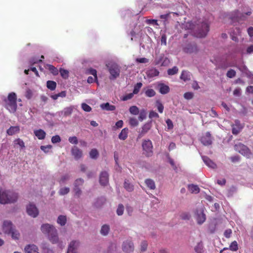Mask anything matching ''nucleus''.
<instances>
[{
    "mask_svg": "<svg viewBox=\"0 0 253 253\" xmlns=\"http://www.w3.org/2000/svg\"><path fill=\"white\" fill-rule=\"evenodd\" d=\"M186 26L194 31V35L197 38L205 37L209 31V25L206 22L196 24L192 22L188 23Z\"/></svg>",
    "mask_w": 253,
    "mask_h": 253,
    "instance_id": "1",
    "label": "nucleus"
},
{
    "mask_svg": "<svg viewBox=\"0 0 253 253\" xmlns=\"http://www.w3.org/2000/svg\"><path fill=\"white\" fill-rule=\"evenodd\" d=\"M41 230L43 234L48 236L49 241L52 244H56L58 242L57 231L52 225L48 223L43 224L41 226Z\"/></svg>",
    "mask_w": 253,
    "mask_h": 253,
    "instance_id": "2",
    "label": "nucleus"
},
{
    "mask_svg": "<svg viewBox=\"0 0 253 253\" xmlns=\"http://www.w3.org/2000/svg\"><path fill=\"white\" fill-rule=\"evenodd\" d=\"M18 198L17 194L10 191L0 189V203L6 204L15 202Z\"/></svg>",
    "mask_w": 253,
    "mask_h": 253,
    "instance_id": "3",
    "label": "nucleus"
},
{
    "mask_svg": "<svg viewBox=\"0 0 253 253\" xmlns=\"http://www.w3.org/2000/svg\"><path fill=\"white\" fill-rule=\"evenodd\" d=\"M17 96L15 93L12 92L8 95L7 99L5 100L6 107L7 109L15 112L17 109Z\"/></svg>",
    "mask_w": 253,
    "mask_h": 253,
    "instance_id": "4",
    "label": "nucleus"
},
{
    "mask_svg": "<svg viewBox=\"0 0 253 253\" xmlns=\"http://www.w3.org/2000/svg\"><path fill=\"white\" fill-rule=\"evenodd\" d=\"M143 154L147 157L151 156L153 154V144L152 141L149 140H144L142 143Z\"/></svg>",
    "mask_w": 253,
    "mask_h": 253,
    "instance_id": "5",
    "label": "nucleus"
},
{
    "mask_svg": "<svg viewBox=\"0 0 253 253\" xmlns=\"http://www.w3.org/2000/svg\"><path fill=\"white\" fill-rule=\"evenodd\" d=\"M109 71L111 74V79H116L120 75V69L119 66L115 63L108 64L107 65Z\"/></svg>",
    "mask_w": 253,
    "mask_h": 253,
    "instance_id": "6",
    "label": "nucleus"
},
{
    "mask_svg": "<svg viewBox=\"0 0 253 253\" xmlns=\"http://www.w3.org/2000/svg\"><path fill=\"white\" fill-rule=\"evenodd\" d=\"M234 149L237 152L247 157H249L251 155L250 149L246 145L241 143L235 144Z\"/></svg>",
    "mask_w": 253,
    "mask_h": 253,
    "instance_id": "7",
    "label": "nucleus"
},
{
    "mask_svg": "<svg viewBox=\"0 0 253 253\" xmlns=\"http://www.w3.org/2000/svg\"><path fill=\"white\" fill-rule=\"evenodd\" d=\"M196 219L198 224H203L206 219V214L204 213V208H201L196 210L195 212Z\"/></svg>",
    "mask_w": 253,
    "mask_h": 253,
    "instance_id": "8",
    "label": "nucleus"
},
{
    "mask_svg": "<svg viewBox=\"0 0 253 253\" xmlns=\"http://www.w3.org/2000/svg\"><path fill=\"white\" fill-rule=\"evenodd\" d=\"M243 126L241 124L238 120L235 121V124L231 125L232 132L234 135H237L241 131L243 128Z\"/></svg>",
    "mask_w": 253,
    "mask_h": 253,
    "instance_id": "9",
    "label": "nucleus"
},
{
    "mask_svg": "<svg viewBox=\"0 0 253 253\" xmlns=\"http://www.w3.org/2000/svg\"><path fill=\"white\" fill-rule=\"evenodd\" d=\"M27 212L28 214L33 217H36L39 214V211L35 205L30 204L27 207Z\"/></svg>",
    "mask_w": 253,
    "mask_h": 253,
    "instance_id": "10",
    "label": "nucleus"
},
{
    "mask_svg": "<svg viewBox=\"0 0 253 253\" xmlns=\"http://www.w3.org/2000/svg\"><path fill=\"white\" fill-rule=\"evenodd\" d=\"M122 250L126 253H130L134 250V245L133 243L130 240H126L124 242L122 245Z\"/></svg>",
    "mask_w": 253,
    "mask_h": 253,
    "instance_id": "11",
    "label": "nucleus"
},
{
    "mask_svg": "<svg viewBox=\"0 0 253 253\" xmlns=\"http://www.w3.org/2000/svg\"><path fill=\"white\" fill-rule=\"evenodd\" d=\"M200 141L205 146L211 145L212 144V138L210 132H207L204 135L201 137Z\"/></svg>",
    "mask_w": 253,
    "mask_h": 253,
    "instance_id": "12",
    "label": "nucleus"
},
{
    "mask_svg": "<svg viewBox=\"0 0 253 253\" xmlns=\"http://www.w3.org/2000/svg\"><path fill=\"white\" fill-rule=\"evenodd\" d=\"M14 228L13 227V224L10 221L5 220L3 222L2 230L3 231L7 234H10L12 230Z\"/></svg>",
    "mask_w": 253,
    "mask_h": 253,
    "instance_id": "13",
    "label": "nucleus"
},
{
    "mask_svg": "<svg viewBox=\"0 0 253 253\" xmlns=\"http://www.w3.org/2000/svg\"><path fill=\"white\" fill-rule=\"evenodd\" d=\"M99 182L101 185L106 186L109 182V174L104 171L101 172L99 176Z\"/></svg>",
    "mask_w": 253,
    "mask_h": 253,
    "instance_id": "14",
    "label": "nucleus"
},
{
    "mask_svg": "<svg viewBox=\"0 0 253 253\" xmlns=\"http://www.w3.org/2000/svg\"><path fill=\"white\" fill-rule=\"evenodd\" d=\"M71 154L76 160H79L83 156L82 151L76 146H74L72 148Z\"/></svg>",
    "mask_w": 253,
    "mask_h": 253,
    "instance_id": "15",
    "label": "nucleus"
},
{
    "mask_svg": "<svg viewBox=\"0 0 253 253\" xmlns=\"http://www.w3.org/2000/svg\"><path fill=\"white\" fill-rule=\"evenodd\" d=\"M158 88L159 89V92L162 94H167L170 91L169 86L162 83H159L158 84Z\"/></svg>",
    "mask_w": 253,
    "mask_h": 253,
    "instance_id": "16",
    "label": "nucleus"
},
{
    "mask_svg": "<svg viewBox=\"0 0 253 253\" xmlns=\"http://www.w3.org/2000/svg\"><path fill=\"white\" fill-rule=\"evenodd\" d=\"M79 246V242L76 241H72L68 247L67 253H77V249Z\"/></svg>",
    "mask_w": 253,
    "mask_h": 253,
    "instance_id": "17",
    "label": "nucleus"
},
{
    "mask_svg": "<svg viewBox=\"0 0 253 253\" xmlns=\"http://www.w3.org/2000/svg\"><path fill=\"white\" fill-rule=\"evenodd\" d=\"M184 51L187 53H192L197 52V46L195 44H188L184 48Z\"/></svg>",
    "mask_w": 253,
    "mask_h": 253,
    "instance_id": "18",
    "label": "nucleus"
},
{
    "mask_svg": "<svg viewBox=\"0 0 253 253\" xmlns=\"http://www.w3.org/2000/svg\"><path fill=\"white\" fill-rule=\"evenodd\" d=\"M24 251L26 253H39L38 248L35 245H28L25 248Z\"/></svg>",
    "mask_w": 253,
    "mask_h": 253,
    "instance_id": "19",
    "label": "nucleus"
},
{
    "mask_svg": "<svg viewBox=\"0 0 253 253\" xmlns=\"http://www.w3.org/2000/svg\"><path fill=\"white\" fill-rule=\"evenodd\" d=\"M202 159L205 164L209 168H211L212 169H215L216 168V164L207 156H203Z\"/></svg>",
    "mask_w": 253,
    "mask_h": 253,
    "instance_id": "20",
    "label": "nucleus"
},
{
    "mask_svg": "<svg viewBox=\"0 0 253 253\" xmlns=\"http://www.w3.org/2000/svg\"><path fill=\"white\" fill-rule=\"evenodd\" d=\"M151 125L150 123H147L145 124L141 128V130L140 132L138 137L141 138L145 134H146L151 128Z\"/></svg>",
    "mask_w": 253,
    "mask_h": 253,
    "instance_id": "21",
    "label": "nucleus"
},
{
    "mask_svg": "<svg viewBox=\"0 0 253 253\" xmlns=\"http://www.w3.org/2000/svg\"><path fill=\"white\" fill-rule=\"evenodd\" d=\"M34 134L39 139L41 140L44 139L46 135L45 132L42 129L35 130Z\"/></svg>",
    "mask_w": 253,
    "mask_h": 253,
    "instance_id": "22",
    "label": "nucleus"
},
{
    "mask_svg": "<svg viewBox=\"0 0 253 253\" xmlns=\"http://www.w3.org/2000/svg\"><path fill=\"white\" fill-rule=\"evenodd\" d=\"M20 131V127L18 126H11L7 130V133L9 135H13Z\"/></svg>",
    "mask_w": 253,
    "mask_h": 253,
    "instance_id": "23",
    "label": "nucleus"
},
{
    "mask_svg": "<svg viewBox=\"0 0 253 253\" xmlns=\"http://www.w3.org/2000/svg\"><path fill=\"white\" fill-rule=\"evenodd\" d=\"M128 132V129L127 128H123L119 134V138L122 140H126L127 137Z\"/></svg>",
    "mask_w": 253,
    "mask_h": 253,
    "instance_id": "24",
    "label": "nucleus"
},
{
    "mask_svg": "<svg viewBox=\"0 0 253 253\" xmlns=\"http://www.w3.org/2000/svg\"><path fill=\"white\" fill-rule=\"evenodd\" d=\"M147 75L148 77L153 78L159 76V71L156 68H152L147 71Z\"/></svg>",
    "mask_w": 253,
    "mask_h": 253,
    "instance_id": "25",
    "label": "nucleus"
},
{
    "mask_svg": "<svg viewBox=\"0 0 253 253\" xmlns=\"http://www.w3.org/2000/svg\"><path fill=\"white\" fill-rule=\"evenodd\" d=\"M100 107L102 109L107 111H114L116 109L115 106L110 105L109 103L101 104L100 105Z\"/></svg>",
    "mask_w": 253,
    "mask_h": 253,
    "instance_id": "26",
    "label": "nucleus"
},
{
    "mask_svg": "<svg viewBox=\"0 0 253 253\" xmlns=\"http://www.w3.org/2000/svg\"><path fill=\"white\" fill-rule=\"evenodd\" d=\"M188 190L191 193H198L200 192V188L198 186V185H194L193 184H189L188 185Z\"/></svg>",
    "mask_w": 253,
    "mask_h": 253,
    "instance_id": "27",
    "label": "nucleus"
},
{
    "mask_svg": "<svg viewBox=\"0 0 253 253\" xmlns=\"http://www.w3.org/2000/svg\"><path fill=\"white\" fill-rule=\"evenodd\" d=\"M145 183L147 186L150 189L154 190L155 189V184L154 181L151 179H146L145 181Z\"/></svg>",
    "mask_w": 253,
    "mask_h": 253,
    "instance_id": "28",
    "label": "nucleus"
},
{
    "mask_svg": "<svg viewBox=\"0 0 253 253\" xmlns=\"http://www.w3.org/2000/svg\"><path fill=\"white\" fill-rule=\"evenodd\" d=\"M180 79L184 81H189L190 80V73L187 71H183L180 76Z\"/></svg>",
    "mask_w": 253,
    "mask_h": 253,
    "instance_id": "29",
    "label": "nucleus"
},
{
    "mask_svg": "<svg viewBox=\"0 0 253 253\" xmlns=\"http://www.w3.org/2000/svg\"><path fill=\"white\" fill-rule=\"evenodd\" d=\"M57 223L61 226H64L65 225L67 222V218L66 216L60 215L57 218Z\"/></svg>",
    "mask_w": 253,
    "mask_h": 253,
    "instance_id": "30",
    "label": "nucleus"
},
{
    "mask_svg": "<svg viewBox=\"0 0 253 253\" xmlns=\"http://www.w3.org/2000/svg\"><path fill=\"white\" fill-rule=\"evenodd\" d=\"M110 231V227L108 225H103L101 229L100 233L102 235L105 236L107 235Z\"/></svg>",
    "mask_w": 253,
    "mask_h": 253,
    "instance_id": "31",
    "label": "nucleus"
},
{
    "mask_svg": "<svg viewBox=\"0 0 253 253\" xmlns=\"http://www.w3.org/2000/svg\"><path fill=\"white\" fill-rule=\"evenodd\" d=\"M99 156V152L96 149H92L89 152V156L92 159H96Z\"/></svg>",
    "mask_w": 253,
    "mask_h": 253,
    "instance_id": "32",
    "label": "nucleus"
},
{
    "mask_svg": "<svg viewBox=\"0 0 253 253\" xmlns=\"http://www.w3.org/2000/svg\"><path fill=\"white\" fill-rule=\"evenodd\" d=\"M47 87L51 90H54L56 87V82L52 81H48L46 83Z\"/></svg>",
    "mask_w": 253,
    "mask_h": 253,
    "instance_id": "33",
    "label": "nucleus"
},
{
    "mask_svg": "<svg viewBox=\"0 0 253 253\" xmlns=\"http://www.w3.org/2000/svg\"><path fill=\"white\" fill-rule=\"evenodd\" d=\"M124 187L128 192H131L133 190V185L130 183L129 181L126 180L125 181Z\"/></svg>",
    "mask_w": 253,
    "mask_h": 253,
    "instance_id": "34",
    "label": "nucleus"
},
{
    "mask_svg": "<svg viewBox=\"0 0 253 253\" xmlns=\"http://www.w3.org/2000/svg\"><path fill=\"white\" fill-rule=\"evenodd\" d=\"M138 119L140 121H142L146 118L147 112L146 110L143 109L139 111Z\"/></svg>",
    "mask_w": 253,
    "mask_h": 253,
    "instance_id": "35",
    "label": "nucleus"
},
{
    "mask_svg": "<svg viewBox=\"0 0 253 253\" xmlns=\"http://www.w3.org/2000/svg\"><path fill=\"white\" fill-rule=\"evenodd\" d=\"M129 111L130 113L133 115H137L139 113V109L136 106H132L130 107Z\"/></svg>",
    "mask_w": 253,
    "mask_h": 253,
    "instance_id": "36",
    "label": "nucleus"
},
{
    "mask_svg": "<svg viewBox=\"0 0 253 253\" xmlns=\"http://www.w3.org/2000/svg\"><path fill=\"white\" fill-rule=\"evenodd\" d=\"M229 249L233 252L237 251L238 250V245L237 241L232 242L229 246Z\"/></svg>",
    "mask_w": 253,
    "mask_h": 253,
    "instance_id": "37",
    "label": "nucleus"
},
{
    "mask_svg": "<svg viewBox=\"0 0 253 253\" xmlns=\"http://www.w3.org/2000/svg\"><path fill=\"white\" fill-rule=\"evenodd\" d=\"M195 251L197 253H203V245L202 243H199L195 247Z\"/></svg>",
    "mask_w": 253,
    "mask_h": 253,
    "instance_id": "38",
    "label": "nucleus"
},
{
    "mask_svg": "<svg viewBox=\"0 0 253 253\" xmlns=\"http://www.w3.org/2000/svg\"><path fill=\"white\" fill-rule=\"evenodd\" d=\"M10 234L11 235V237L12 239L14 240H18L20 237V233L17 230H16L14 228L12 230L11 232H10Z\"/></svg>",
    "mask_w": 253,
    "mask_h": 253,
    "instance_id": "39",
    "label": "nucleus"
},
{
    "mask_svg": "<svg viewBox=\"0 0 253 253\" xmlns=\"http://www.w3.org/2000/svg\"><path fill=\"white\" fill-rule=\"evenodd\" d=\"M145 94L147 97H152L156 95V92L153 89H148L145 91Z\"/></svg>",
    "mask_w": 253,
    "mask_h": 253,
    "instance_id": "40",
    "label": "nucleus"
},
{
    "mask_svg": "<svg viewBox=\"0 0 253 253\" xmlns=\"http://www.w3.org/2000/svg\"><path fill=\"white\" fill-rule=\"evenodd\" d=\"M142 86V84L141 83H140V82L137 83L136 84L134 85L133 90L132 92L134 94H137L139 92L140 89L141 88Z\"/></svg>",
    "mask_w": 253,
    "mask_h": 253,
    "instance_id": "41",
    "label": "nucleus"
},
{
    "mask_svg": "<svg viewBox=\"0 0 253 253\" xmlns=\"http://www.w3.org/2000/svg\"><path fill=\"white\" fill-rule=\"evenodd\" d=\"M60 73L61 76V77L64 79H67L69 77V72L67 70L64 69H60Z\"/></svg>",
    "mask_w": 253,
    "mask_h": 253,
    "instance_id": "42",
    "label": "nucleus"
},
{
    "mask_svg": "<svg viewBox=\"0 0 253 253\" xmlns=\"http://www.w3.org/2000/svg\"><path fill=\"white\" fill-rule=\"evenodd\" d=\"M129 124L131 126H136L138 125V122L136 118H130L129 119Z\"/></svg>",
    "mask_w": 253,
    "mask_h": 253,
    "instance_id": "43",
    "label": "nucleus"
},
{
    "mask_svg": "<svg viewBox=\"0 0 253 253\" xmlns=\"http://www.w3.org/2000/svg\"><path fill=\"white\" fill-rule=\"evenodd\" d=\"M178 71V69L176 66H174L171 69H169L168 70V74L169 75H173L176 74Z\"/></svg>",
    "mask_w": 253,
    "mask_h": 253,
    "instance_id": "44",
    "label": "nucleus"
},
{
    "mask_svg": "<svg viewBox=\"0 0 253 253\" xmlns=\"http://www.w3.org/2000/svg\"><path fill=\"white\" fill-rule=\"evenodd\" d=\"M236 72L233 69H230L226 73V76L229 78H233L236 76Z\"/></svg>",
    "mask_w": 253,
    "mask_h": 253,
    "instance_id": "45",
    "label": "nucleus"
},
{
    "mask_svg": "<svg viewBox=\"0 0 253 253\" xmlns=\"http://www.w3.org/2000/svg\"><path fill=\"white\" fill-rule=\"evenodd\" d=\"M84 183V180L83 179L81 178H78L75 180L74 183V186H78L79 187H80V186H82L83 185Z\"/></svg>",
    "mask_w": 253,
    "mask_h": 253,
    "instance_id": "46",
    "label": "nucleus"
},
{
    "mask_svg": "<svg viewBox=\"0 0 253 253\" xmlns=\"http://www.w3.org/2000/svg\"><path fill=\"white\" fill-rule=\"evenodd\" d=\"M156 105L159 112L160 113H162L164 109L163 104L159 100H157L156 101Z\"/></svg>",
    "mask_w": 253,
    "mask_h": 253,
    "instance_id": "47",
    "label": "nucleus"
},
{
    "mask_svg": "<svg viewBox=\"0 0 253 253\" xmlns=\"http://www.w3.org/2000/svg\"><path fill=\"white\" fill-rule=\"evenodd\" d=\"M124 207L122 204H119L117 210V213L118 215H122L124 213Z\"/></svg>",
    "mask_w": 253,
    "mask_h": 253,
    "instance_id": "48",
    "label": "nucleus"
},
{
    "mask_svg": "<svg viewBox=\"0 0 253 253\" xmlns=\"http://www.w3.org/2000/svg\"><path fill=\"white\" fill-rule=\"evenodd\" d=\"M70 191V189L68 187H63L60 189L59 193L61 195H64L68 194Z\"/></svg>",
    "mask_w": 253,
    "mask_h": 253,
    "instance_id": "49",
    "label": "nucleus"
},
{
    "mask_svg": "<svg viewBox=\"0 0 253 253\" xmlns=\"http://www.w3.org/2000/svg\"><path fill=\"white\" fill-rule=\"evenodd\" d=\"M70 178V175L68 174H65L63 175L60 180H59V182L60 183H65L67 180H68Z\"/></svg>",
    "mask_w": 253,
    "mask_h": 253,
    "instance_id": "50",
    "label": "nucleus"
},
{
    "mask_svg": "<svg viewBox=\"0 0 253 253\" xmlns=\"http://www.w3.org/2000/svg\"><path fill=\"white\" fill-rule=\"evenodd\" d=\"M82 108L84 111L87 112H89L91 110V108L88 105L85 103H83L82 104Z\"/></svg>",
    "mask_w": 253,
    "mask_h": 253,
    "instance_id": "51",
    "label": "nucleus"
},
{
    "mask_svg": "<svg viewBox=\"0 0 253 253\" xmlns=\"http://www.w3.org/2000/svg\"><path fill=\"white\" fill-rule=\"evenodd\" d=\"M14 143L18 145L21 148L25 147V144L23 141L20 138L16 139L14 141Z\"/></svg>",
    "mask_w": 253,
    "mask_h": 253,
    "instance_id": "52",
    "label": "nucleus"
},
{
    "mask_svg": "<svg viewBox=\"0 0 253 253\" xmlns=\"http://www.w3.org/2000/svg\"><path fill=\"white\" fill-rule=\"evenodd\" d=\"M180 217L183 220H188L190 217V215L188 212H182L180 214Z\"/></svg>",
    "mask_w": 253,
    "mask_h": 253,
    "instance_id": "53",
    "label": "nucleus"
},
{
    "mask_svg": "<svg viewBox=\"0 0 253 253\" xmlns=\"http://www.w3.org/2000/svg\"><path fill=\"white\" fill-rule=\"evenodd\" d=\"M61 141V138L58 135H56L52 137L51 142L53 143H56Z\"/></svg>",
    "mask_w": 253,
    "mask_h": 253,
    "instance_id": "54",
    "label": "nucleus"
},
{
    "mask_svg": "<svg viewBox=\"0 0 253 253\" xmlns=\"http://www.w3.org/2000/svg\"><path fill=\"white\" fill-rule=\"evenodd\" d=\"M48 69L54 75H57L58 73V71L56 68L51 65L48 66Z\"/></svg>",
    "mask_w": 253,
    "mask_h": 253,
    "instance_id": "55",
    "label": "nucleus"
},
{
    "mask_svg": "<svg viewBox=\"0 0 253 253\" xmlns=\"http://www.w3.org/2000/svg\"><path fill=\"white\" fill-rule=\"evenodd\" d=\"M69 142L73 144H77L78 140L76 136L70 137L68 139Z\"/></svg>",
    "mask_w": 253,
    "mask_h": 253,
    "instance_id": "56",
    "label": "nucleus"
},
{
    "mask_svg": "<svg viewBox=\"0 0 253 253\" xmlns=\"http://www.w3.org/2000/svg\"><path fill=\"white\" fill-rule=\"evenodd\" d=\"M73 190L77 197H79L82 194V190L78 186H74Z\"/></svg>",
    "mask_w": 253,
    "mask_h": 253,
    "instance_id": "57",
    "label": "nucleus"
},
{
    "mask_svg": "<svg viewBox=\"0 0 253 253\" xmlns=\"http://www.w3.org/2000/svg\"><path fill=\"white\" fill-rule=\"evenodd\" d=\"M25 95L28 99H30L33 96L32 91L30 89H27L26 91Z\"/></svg>",
    "mask_w": 253,
    "mask_h": 253,
    "instance_id": "58",
    "label": "nucleus"
},
{
    "mask_svg": "<svg viewBox=\"0 0 253 253\" xmlns=\"http://www.w3.org/2000/svg\"><path fill=\"white\" fill-rule=\"evenodd\" d=\"M52 148V146L50 145H48L46 146H41V149L45 153H48L49 150Z\"/></svg>",
    "mask_w": 253,
    "mask_h": 253,
    "instance_id": "59",
    "label": "nucleus"
},
{
    "mask_svg": "<svg viewBox=\"0 0 253 253\" xmlns=\"http://www.w3.org/2000/svg\"><path fill=\"white\" fill-rule=\"evenodd\" d=\"M149 117L150 119H153L154 118H158L159 117V115L156 112L154 111H151L149 113Z\"/></svg>",
    "mask_w": 253,
    "mask_h": 253,
    "instance_id": "60",
    "label": "nucleus"
},
{
    "mask_svg": "<svg viewBox=\"0 0 253 253\" xmlns=\"http://www.w3.org/2000/svg\"><path fill=\"white\" fill-rule=\"evenodd\" d=\"M88 73L94 76L95 80H97V71L95 69L90 68L88 69Z\"/></svg>",
    "mask_w": 253,
    "mask_h": 253,
    "instance_id": "61",
    "label": "nucleus"
},
{
    "mask_svg": "<svg viewBox=\"0 0 253 253\" xmlns=\"http://www.w3.org/2000/svg\"><path fill=\"white\" fill-rule=\"evenodd\" d=\"M235 66L233 64H227L226 63H222L220 65L219 67L221 69H225L228 67H234Z\"/></svg>",
    "mask_w": 253,
    "mask_h": 253,
    "instance_id": "62",
    "label": "nucleus"
},
{
    "mask_svg": "<svg viewBox=\"0 0 253 253\" xmlns=\"http://www.w3.org/2000/svg\"><path fill=\"white\" fill-rule=\"evenodd\" d=\"M184 97L186 99H191L193 97V93L191 92H187L184 94Z\"/></svg>",
    "mask_w": 253,
    "mask_h": 253,
    "instance_id": "63",
    "label": "nucleus"
},
{
    "mask_svg": "<svg viewBox=\"0 0 253 253\" xmlns=\"http://www.w3.org/2000/svg\"><path fill=\"white\" fill-rule=\"evenodd\" d=\"M134 94L132 92V93H128L125 96H124L123 97V100L126 101V100H127L128 99L132 98L133 97Z\"/></svg>",
    "mask_w": 253,
    "mask_h": 253,
    "instance_id": "64",
    "label": "nucleus"
}]
</instances>
